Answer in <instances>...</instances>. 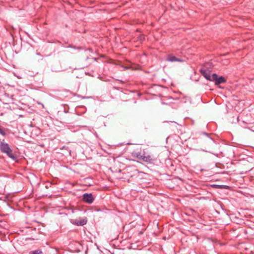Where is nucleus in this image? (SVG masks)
Returning a JSON list of instances; mask_svg holds the SVG:
<instances>
[{
  "label": "nucleus",
  "mask_w": 254,
  "mask_h": 254,
  "mask_svg": "<svg viewBox=\"0 0 254 254\" xmlns=\"http://www.w3.org/2000/svg\"><path fill=\"white\" fill-rule=\"evenodd\" d=\"M140 150L141 148H137L136 149H134L131 153L132 156L146 162H151L152 160H154L152 156L151 155H147L145 153L141 154V153L139 152V151Z\"/></svg>",
  "instance_id": "1"
},
{
  "label": "nucleus",
  "mask_w": 254,
  "mask_h": 254,
  "mask_svg": "<svg viewBox=\"0 0 254 254\" xmlns=\"http://www.w3.org/2000/svg\"><path fill=\"white\" fill-rule=\"evenodd\" d=\"M0 150L6 154L10 158L15 159V157L12 154V150L10 148L8 144L4 142H1L0 144Z\"/></svg>",
  "instance_id": "2"
},
{
  "label": "nucleus",
  "mask_w": 254,
  "mask_h": 254,
  "mask_svg": "<svg viewBox=\"0 0 254 254\" xmlns=\"http://www.w3.org/2000/svg\"><path fill=\"white\" fill-rule=\"evenodd\" d=\"M211 81H215V84L218 85L219 84H221L222 83H224L226 82L225 79L222 77H218V75L216 74H213L212 75V80Z\"/></svg>",
  "instance_id": "3"
},
{
  "label": "nucleus",
  "mask_w": 254,
  "mask_h": 254,
  "mask_svg": "<svg viewBox=\"0 0 254 254\" xmlns=\"http://www.w3.org/2000/svg\"><path fill=\"white\" fill-rule=\"evenodd\" d=\"M71 223L77 226H83L86 224L87 219L86 217L79 218L75 220H71Z\"/></svg>",
  "instance_id": "4"
},
{
  "label": "nucleus",
  "mask_w": 254,
  "mask_h": 254,
  "mask_svg": "<svg viewBox=\"0 0 254 254\" xmlns=\"http://www.w3.org/2000/svg\"><path fill=\"white\" fill-rule=\"evenodd\" d=\"M201 73L207 79L210 81L212 80V75H210L208 70H207L205 68L203 67L200 70Z\"/></svg>",
  "instance_id": "5"
},
{
  "label": "nucleus",
  "mask_w": 254,
  "mask_h": 254,
  "mask_svg": "<svg viewBox=\"0 0 254 254\" xmlns=\"http://www.w3.org/2000/svg\"><path fill=\"white\" fill-rule=\"evenodd\" d=\"M83 199L85 202L91 203L93 200V197L91 193H85L83 195Z\"/></svg>",
  "instance_id": "6"
},
{
  "label": "nucleus",
  "mask_w": 254,
  "mask_h": 254,
  "mask_svg": "<svg viewBox=\"0 0 254 254\" xmlns=\"http://www.w3.org/2000/svg\"><path fill=\"white\" fill-rule=\"evenodd\" d=\"M166 60L171 62H183V60L179 58H177L175 56H174L173 55H168L167 57Z\"/></svg>",
  "instance_id": "7"
},
{
  "label": "nucleus",
  "mask_w": 254,
  "mask_h": 254,
  "mask_svg": "<svg viewBox=\"0 0 254 254\" xmlns=\"http://www.w3.org/2000/svg\"><path fill=\"white\" fill-rule=\"evenodd\" d=\"M29 254H43V253L41 250H38L31 252Z\"/></svg>",
  "instance_id": "8"
},
{
  "label": "nucleus",
  "mask_w": 254,
  "mask_h": 254,
  "mask_svg": "<svg viewBox=\"0 0 254 254\" xmlns=\"http://www.w3.org/2000/svg\"><path fill=\"white\" fill-rule=\"evenodd\" d=\"M139 38L140 41H142L144 39V37L143 36H141Z\"/></svg>",
  "instance_id": "9"
},
{
  "label": "nucleus",
  "mask_w": 254,
  "mask_h": 254,
  "mask_svg": "<svg viewBox=\"0 0 254 254\" xmlns=\"http://www.w3.org/2000/svg\"><path fill=\"white\" fill-rule=\"evenodd\" d=\"M0 134H4V131L0 128Z\"/></svg>",
  "instance_id": "10"
},
{
  "label": "nucleus",
  "mask_w": 254,
  "mask_h": 254,
  "mask_svg": "<svg viewBox=\"0 0 254 254\" xmlns=\"http://www.w3.org/2000/svg\"><path fill=\"white\" fill-rule=\"evenodd\" d=\"M218 187L219 188H222V187H221V186H218Z\"/></svg>",
  "instance_id": "11"
},
{
  "label": "nucleus",
  "mask_w": 254,
  "mask_h": 254,
  "mask_svg": "<svg viewBox=\"0 0 254 254\" xmlns=\"http://www.w3.org/2000/svg\"><path fill=\"white\" fill-rule=\"evenodd\" d=\"M43 108H44V105L42 104Z\"/></svg>",
  "instance_id": "12"
}]
</instances>
